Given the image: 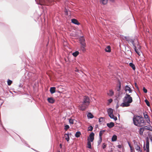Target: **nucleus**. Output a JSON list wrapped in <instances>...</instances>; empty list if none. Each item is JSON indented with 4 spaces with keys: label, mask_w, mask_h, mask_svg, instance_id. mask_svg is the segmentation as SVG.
Returning <instances> with one entry per match:
<instances>
[{
    "label": "nucleus",
    "mask_w": 152,
    "mask_h": 152,
    "mask_svg": "<svg viewBox=\"0 0 152 152\" xmlns=\"http://www.w3.org/2000/svg\"><path fill=\"white\" fill-rule=\"evenodd\" d=\"M64 11L65 13V15H70L71 14L70 13V11L69 10L67 9L66 7H65Z\"/></svg>",
    "instance_id": "nucleus-10"
},
{
    "label": "nucleus",
    "mask_w": 152,
    "mask_h": 152,
    "mask_svg": "<svg viewBox=\"0 0 152 152\" xmlns=\"http://www.w3.org/2000/svg\"><path fill=\"white\" fill-rule=\"evenodd\" d=\"M123 102L120 105L121 106L123 107H128L130 106V104L132 103V101L131 100H129L127 102H125L124 101H123Z\"/></svg>",
    "instance_id": "nucleus-5"
},
{
    "label": "nucleus",
    "mask_w": 152,
    "mask_h": 152,
    "mask_svg": "<svg viewBox=\"0 0 152 152\" xmlns=\"http://www.w3.org/2000/svg\"><path fill=\"white\" fill-rule=\"evenodd\" d=\"M100 1L103 4L105 5L107 3L108 0H100Z\"/></svg>",
    "instance_id": "nucleus-24"
},
{
    "label": "nucleus",
    "mask_w": 152,
    "mask_h": 152,
    "mask_svg": "<svg viewBox=\"0 0 152 152\" xmlns=\"http://www.w3.org/2000/svg\"><path fill=\"white\" fill-rule=\"evenodd\" d=\"M50 91L51 94L55 93L56 92V88L54 87H51L50 89Z\"/></svg>",
    "instance_id": "nucleus-16"
},
{
    "label": "nucleus",
    "mask_w": 152,
    "mask_h": 152,
    "mask_svg": "<svg viewBox=\"0 0 152 152\" xmlns=\"http://www.w3.org/2000/svg\"><path fill=\"white\" fill-rule=\"evenodd\" d=\"M135 84V86L138 89H139V88H138V86H137V84L136 83H134Z\"/></svg>",
    "instance_id": "nucleus-48"
},
{
    "label": "nucleus",
    "mask_w": 152,
    "mask_h": 152,
    "mask_svg": "<svg viewBox=\"0 0 152 152\" xmlns=\"http://www.w3.org/2000/svg\"><path fill=\"white\" fill-rule=\"evenodd\" d=\"M79 52L78 51H76L72 53V55L75 57H76L79 54Z\"/></svg>",
    "instance_id": "nucleus-31"
},
{
    "label": "nucleus",
    "mask_w": 152,
    "mask_h": 152,
    "mask_svg": "<svg viewBox=\"0 0 152 152\" xmlns=\"http://www.w3.org/2000/svg\"><path fill=\"white\" fill-rule=\"evenodd\" d=\"M118 147L119 148H121V145H118Z\"/></svg>",
    "instance_id": "nucleus-52"
},
{
    "label": "nucleus",
    "mask_w": 152,
    "mask_h": 152,
    "mask_svg": "<svg viewBox=\"0 0 152 152\" xmlns=\"http://www.w3.org/2000/svg\"><path fill=\"white\" fill-rule=\"evenodd\" d=\"M59 146L60 147V148H62V144L61 143L59 145Z\"/></svg>",
    "instance_id": "nucleus-54"
},
{
    "label": "nucleus",
    "mask_w": 152,
    "mask_h": 152,
    "mask_svg": "<svg viewBox=\"0 0 152 152\" xmlns=\"http://www.w3.org/2000/svg\"><path fill=\"white\" fill-rule=\"evenodd\" d=\"M143 90L145 93H146L147 92V90L144 87H143Z\"/></svg>",
    "instance_id": "nucleus-44"
},
{
    "label": "nucleus",
    "mask_w": 152,
    "mask_h": 152,
    "mask_svg": "<svg viewBox=\"0 0 152 152\" xmlns=\"http://www.w3.org/2000/svg\"><path fill=\"white\" fill-rule=\"evenodd\" d=\"M75 72H79V70H78V69H76L75 70Z\"/></svg>",
    "instance_id": "nucleus-55"
},
{
    "label": "nucleus",
    "mask_w": 152,
    "mask_h": 152,
    "mask_svg": "<svg viewBox=\"0 0 152 152\" xmlns=\"http://www.w3.org/2000/svg\"><path fill=\"white\" fill-rule=\"evenodd\" d=\"M105 51L106 52H110L111 51L110 46L109 45L107 46L105 49Z\"/></svg>",
    "instance_id": "nucleus-21"
},
{
    "label": "nucleus",
    "mask_w": 152,
    "mask_h": 152,
    "mask_svg": "<svg viewBox=\"0 0 152 152\" xmlns=\"http://www.w3.org/2000/svg\"><path fill=\"white\" fill-rule=\"evenodd\" d=\"M93 127L91 126H90L88 128V131H92L93 129Z\"/></svg>",
    "instance_id": "nucleus-34"
},
{
    "label": "nucleus",
    "mask_w": 152,
    "mask_h": 152,
    "mask_svg": "<svg viewBox=\"0 0 152 152\" xmlns=\"http://www.w3.org/2000/svg\"><path fill=\"white\" fill-rule=\"evenodd\" d=\"M105 130H102L100 131L99 132V137H102L103 133L104 132H105Z\"/></svg>",
    "instance_id": "nucleus-33"
},
{
    "label": "nucleus",
    "mask_w": 152,
    "mask_h": 152,
    "mask_svg": "<svg viewBox=\"0 0 152 152\" xmlns=\"http://www.w3.org/2000/svg\"><path fill=\"white\" fill-rule=\"evenodd\" d=\"M125 39L127 41L128 43H131L133 46H134L135 44L134 42L136 41V39H132L129 36H125L124 37Z\"/></svg>",
    "instance_id": "nucleus-4"
},
{
    "label": "nucleus",
    "mask_w": 152,
    "mask_h": 152,
    "mask_svg": "<svg viewBox=\"0 0 152 152\" xmlns=\"http://www.w3.org/2000/svg\"><path fill=\"white\" fill-rule=\"evenodd\" d=\"M69 128V126L68 125H66L65 126L64 129L66 131Z\"/></svg>",
    "instance_id": "nucleus-40"
},
{
    "label": "nucleus",
    "mask_w": 152,
    "mask_h": 152,
    "mask_svg": "<svg viewBox=\"0 0 152 152\" xmlns=\"http://www.w3.org/2000/svg\"><path fill=\"white\" fill-rule=\"evenodd\" d=\"M81 134V132L80 131H78L76 133L75 136L76 137L78 138L80 137Z\"/></svg>",
    "instance_id": "nucleus-27"
},
{
    "label": "nucleus",
    "mask_w": 152,
    "mask_h": 152,
    "mask_svg": "<svg viewBox=\"0 0 152 152\" xmlns=\"http://www.w3.org/2000/svg\"><path fill=\"white\" fill-rule=\"evenodd\" d=\"M107 112L109 116L113 114V110L111 108H109L107 109Z\"/></svg>",
    "instance_id": "nucleus-12"
},
{
    "label": "nucleus",
    "mask_w": 152,
    "mask_h": 152,
    "mask_svg": "<svg viewBox=\"0 0 152 152\" xmlns=\"http://www.w3.org/2000/svg\"><path fill=\"white\" fill-rule=\"evenodd\" d=\"M144 117L145 119H147V121H150L148 115V113L146 112H144L143 113Z\"/></svg>",
    "instance_id": "nucleus-15"
},
{
    "label": "nucleus",
    "mask_w": 152,
    "mask_h": 152,
    "mask_svg": "<svg viewBox=\"0 0 152 152\" xmlns=\"http://www.w3.org/2000/svg\"><path fill=\"white\" fill-rule=\"evenodd\" d=\"M23 86V85L22 83H20L19 86V87L22 88Z\"/></svg>",
    "instance_id": "nucleus-50"
},
{
    "label": "nucleus",
    "mask_w": 152,
    "mask_h": 152,
    "mask_svg": "<svg viewBox=\"0 0 152 152\" xmlns=\"http://www.w3.org/2000/svg\"><path fill=\"white\" fill-rule=\"evenodd\" d=\"M12 81L9 79L7 81V84L9 86H10L12 83Z\"/></svg>",
    "instance_id": "nucleus-39"
},
{
    "label": "nucleus",
    "mask_w": 152,
    "mask_h": 152,
    "mask_svg": "<svg viewBox=\"0 0 152 152\" xmlns=\"http://www.w3.org/2000/svg\"><path fill=\"white\" fill-rule=\"evenodd\" d=\"M25 79L29 80H35L37 77H36V75L35 74L31 72H26L25 74Z\"/></svg>",
    "instance_id": "nucleus-3"
},
{
    "label": "nucleus",
    "mask_w": 152,
    "mask_h": 152,
    "mask_svg": "<svg viewBox=\"0 0 152 152\" xmlns=\"http://www.w3.org/2000/svg\"><path fill=\"white\" fill-rule=\"evenodd\" d=\"M57 92L58 93H60V91H57Z\"/></svg>",
    "instance_id": "nucleus-57"
},
{
    "label": "nucleus",
    "mask_w": 152,
    "mask_h": 152,
    "mask_svg": "<svg viewBox=\"0 0 152 152\" xmlns=\"http://www.w3.org/2000/svg\"><path fill=\"white\" fill-rule=\"evenodd\" d=\"M129 65L131 67H132V68L134 70H135L136 68L135 66L132 63H129Z\"/></svg>",
    "instance_id": "nucleus-20"
},
{
    "label": "nucleus",
    "mask_w": 152,
    "mask_h": 152,
    "mask_svg": "<svg viewBox=\"0 0 152 152\" xmlns=\"http://www.w3.org/2000/svg\"><path fill=\"white\" fill-rule=\"evenodd\" d=\"M58 152H61V151H58Z\"/></svg>",
    "instance_id": "nucleus-58"
},
{
    "label": "nucleus",
    "mask_w": 152,
    "mask_h": 152,
    "mask_svg": "<svg viewBox=\"0 0 152 152\" xmlns=\"http://www.w3.org/2000/svg\"><path fill=\"white\" fill-rule=\"evenodd\" d=\"M117 87H118V88H117V91H120L121 90V83L120 82L119 83V85H117Z\"/></svg>",
    "instance_id": "nucleus-28"
},
{
    "label": "nucleus",
    "mask_w": 152,
    "mask_h": 152,
    "mask_svg": "<svg viewBox=\"0 0 152 152\" xmlns=\"http://www.w3.org/2000/svg\"><path fill=\"white\" fill-rule=\"evenodd\" d=\"M102 141V137H99V140L98 141V145H99L101 143Z\"/></svg>",
    "instance_id": "nucleus-36"
},
{
    "label": "nucleus",
    "mask_w": 152,
    "mask_h": 152,
    "mask_svg": "<svg viewBox=\"0 0 152 152\" xmlns=\"http://www.w3.org/2000/svg\"><path fill=\"white\" fill-rule=\"evenodd\" d=\"M117 139V136L115 134L113 135L112 138L111 140L113 142L115 141Z\"/></svg>",
    "instance_id": "nucleus-23"
},
{
    "label": "nucleus",
    "mask_w": 152,
    "mask_h": 152,
    "mask_svg": "<svg viewBox=\"0 0 152 152\" xmlns=\"http://www.w3.org/2000/svg\"><path fill=\"white\" fill-rule=\"evenodd\" d=\"M87 116L88 118H92L94 117L93 115L91 113H88Z\"/></svg>",
    "instance_id": "nucleus-26"
},
{
    "label": "nucleus",
    "mask_w": 152,
    "mask_h": 152,
    "mask_svg": "<svg viewBox=\"0 0 152 152\" xmlns=\"http://www.w3.org/2000/svg\"><path fill=\"white\" fill-rule=\"evenodd\" d=\"M129 100H131L132 102L133 101L132 98L130 96V95L128 94H126L125 96L123 99V101H124L125 102H127Z\"/></svg>",
    "instance_id": "nucleus-6"
},
{
    "label": "nucleus",
    "mask_w": 152,
    "mask_h": 152,
    "mask_svg": "<svg viewBox=\"0 0 152 152\" xmlns=\"http://www.w3.org/2000/svg\"><path fill=\"white\" fill-rule=\"evenodd\" d=\"M143 148H144V150H145L146 149L145 147V144L144 145Z\"/></svg>",
    "instance_id": "nucleus-56"
},
{
    "label": "nucleus",
    "mask_w": 152,
    "mask_h": 152,
    "mask_svg": "<svg viewBox=\"0 0 152 152\" xmlns=\"http://www.w3.org/2000/svg\"><path fill=\"white\" fill-rule=\"evenodd\" d=\"M80 43L82 42H85V39L83 37H81V38H80Z\"/></svg>",
    "instance_id": "nucleus-35"
},
{
    "label": "nucleus",
    "mask_w": 152,
    "mask_h": 152,
    "mask_svg": "<svg viewBox=\"0 0 152 152\" xmlns=\"http://www.w3.org/2000/svg\"><path fill=\"white\" fill-rule=\"evenodd\" d=\"M114 94L113 91L112 90H109V92L108 93V94L110 96H112L114 95Z\"/></svg>",
    "instance_id": "nucleus-29"
},
{
    "label": "nucleus",
    "mask_w": 152,
    "mask_h": 152,
    "mask_svg": "<svg viewBox=\"0 0 152 152\" xmlns=\"http://www.w3.org/2000/svg\"><path fill=\"white\" fill-rule=\"evenodd\" d=\"M135 149L139 152H142V151L141 150L140 146L138 145H135Z\"/></svg>",
    "instance_id": "nucleus-11"
},
{
    "label": "nucleus",
    "mask_w": 152,
    "mask_h": 152,
    "mask_svg": "<svg viewBox=\"0 0 152 152\" xmlns=\"http://www.w3.org/2000/svg\"><path fill=\"white\" fill-rule=\"evenodd\" d=\"M144 131V130L143 129H142V128L141 127L140 128L139 132L140 134L141 135H142Z\"/></svg>",
    "instance_id": "nucleus-30"
},
{
    "label": "nucleus",
    "mask_w": 152,
    "mask_h": 152,
    "mask_svg": "<svg viewBox=\"0 0 152 152\" xmlns=\"http://www.w3.org/2000/svg\"><path fill=\"white\" fill-rule=\"evenodd\" d=\"M118 102L117 103V105H116V108H118V107H119V105H118Z\"/></svg>",
    "instance_id": "nucleus-53"
},
{
    "label": "nucleus",
    "mask_w": 152,
    "mask_h": 152,
    "mask_svg": "<svg viewBox=\"0 0 152 152\" xmlns=\"http://www.w3.org/2000/svg\"><path fill=\"white\" fill-rule=\"evenodd\" d=\"M146 152H149V140L148 137H146Z\"/></svg>",
    "instance_id": "nucleus-7"
},
{
    "label": "nucleus",
    "mask_w": 152,
    "mask_h": 152,
    "mask_svg": "<svg viewBox=\"0 0 152 152\" xmlns=\"http://www.w3.org/2000/svg\"><path fill=\"white\" fill-rule=\"evenodd\" d=\"M107 126L109 128H110L113 127L114 126V124L113 122H111L110 123H107Z\"/></svg>",
    "instance_id": "nucleus-13"
},
{
    "label": "nucleus",
    "mask_w": 152,
    "mask_h": 152,
    "mask_svg": "<svg viewBox=\"0 0 152 152\" xmlns=\"http://www.w3.org/2000/svg\"><path fill=\"white\" fill-rule=\"evenodd\" d=\"M142 128L143 129L144 131L146 130H151V129L152 128L151 126H144Z\"/></svg>",
    "instance_id": "nucleus-17"
},
{
    "label": "nucleus",
    "mask_w": 152,
    "mask_h": 152,
    "mask_svg": "<svg viewBox=\"0 0 152 152\" xmlns=\"http://www.w3.org/2000/svg\"><path fill=\"white\" fill-rule=\"evenodd\" d=\"M128 145H129L130 148L131 150H132V147L131 146L130 143L129 142H128Z\"/></svg>",
    "instance_id": "nucleus-46"
},
{
    "label": "nucleus",
    "mask_w": 152,
    "mask_h": 152,
    "mask_svg": "<svg viewBox=\"0 0 152 152\" xmlns=\"http://www.w3.org/2000/svg\"><path fill=\"white\" fill-rule=\"evenodd\" d=\"M64 136L66 137L65 139L66 140L67 142H68L69 140V134L68 133L65 134H64Z\"/></svg>",
    "instance_id": "nucleus-25"
},
{
    "label": "nucleus",
    "mask_w": 152,
    "mask_h": 152,
    "mask_svg": "<svg viewBox=\"0 0 152 152\" xmlns=\"http://www.w3.org/2000/svg\"><path fill=\"white\" fill-rule=\"evenodd\" d=\"M90 100L88 96H83L82 104L80 106L81 110H84L88 107L90 103Z\"/></svg>",
    "instance_id": "nucleus-2"
},
{
    "label": "nucleus",
    "mask_w": 152,
    "mask_h": 152,
    "mask_svg": "<svg viewBox=\"0 0 152 152\" xmlns=\"http://www.w3.org/2000/svg\"><path fill=\"white\" fill-rule=\"evenodd\" d=\"M109 116L111 118L114 119V120L115 121H116V120H117V117L116 116H114L113 114H111Z\"/></svg>",
    "instance_id": "nucleus-22"
},
{
    "label": "nucleus",
    "mask_w": 152,
    "mask_h": 152,
    "mask_svg": "<svg viewBox=\"0 0 152 152\" xmlns=\"http://www.w3.org/2000/svg\"><path fill=\"white\" fill-rule=\"evenodd\" d=\"M125 91H129V93H131L132 92V90L131 88L128 85H126L125 86Z\"/></svg>",
    "instance_id": "nucleus-14"
},
{
    "label": "nucleus",
    "mask_w": 152,
    "mask_h": 152,
    "mask_svg": "<svg viewBox=\"0 0 152 152\" xmlns=\"http://www.w3.org/2000/svg\"><path fill=\"white\" fill-rule=\"evenodd\" d=\"M69 123L70 124H73V120L71 119H69Z\"/></svg>",
    "instance_id": "nucleus-43"
},
{
    "label": "nucleus",
    "mask_w": 152,
    "mask_h": 152,
    "mask_svg": "<svg viewBox=\"0 0 152 152\" xmlns=\"http://www.w3.org/2000/svg\"><path fill=\"white\" fill-rule=\"evenodd\" d=\"M108 102L109 103H111L113 101V100L111 99H110L108 100Z\"/></svg>",
    "instance_id": "nucleus-47"
},
{
    "label": "nucleus",
    "mask_w": 152,
    "mask_h": 152,
    "mask_svg": "<svg viewBox=\"0 0 152 152\" xmlns=\"http://www.w3.org/2000/svg\"><path fill=\"white\" fill-rule=\"evenodd\" d=\"M145 101L147 105L148 106H149L150 104L149 102L147 99H145Z\"/></svg>",
    "instance_id": "nucleus-38"
},
{
    "label": "nucleus",
    "mask_w": 152,
    "mask_h": 152,
    "mask_svg": "<svg viewBox=\"0 0 152 152\" xmlns=\"http://www.w3.org/2000/svg\"><path fill=\"white\" fill-rule=\"evenodd\" d=\"M94 134L93 132H92L89 134V137L90 142H92L94 140Z\"/></svg>",
    "instance_id": "nucleus-8"
},
{
    "label": "nucleus",
    "mask_w": 152,
    "mask_h": 152,
    "mask_svg": "<svg viewBox=\"0 0 152 152\" xmlns=\"http://www.w3.org/2000/svg\"><path fill=\"white\" fill-rule=\"evenodd\" d=\"M134 47V50L139 55H140V52L138 50L136 46V44L134 45V46H133Z\"/></svg>",
    "instance_id": "nucleus-18"
},
{
    "label": "nucleus",
    "mask_w": 152,
    "mask_h": 152,
    "mask_svg": "<svg viewBox=\"0 0 152 152\" xmlns=\"http://www.w3.org/2000/svg\"><path fill=\"white\" fill-rule=\"evenodd\" d=\"M48 102L50 103H53L55 102V100L52 97L48 98Z\"/></svg>",
    "instance_id": "nucleus-19"
},
{
    "label": "nucleus",
    "mask_w": 152,
    "mask_h": 152,
    "mask_svg": "<svg viewBox=\"0 0 152 152\" xmlns=\"http://www.w3.org/2000/svg\"><path fill=\"white\" fill-rule=\"evenodd\" d=\"M103 118L102 117H100L99 120V122L100 123H101L103 121L102 120H103Z\"/></svg>",
    "instance_id": "nucleus-45"
},
{
    "label": "nucleus",
    "mask_w": 152,
    "mask_h": 152,
    "mask_svg": "<svg viewBox=\"0 0 152 152\" xmlns=\"http://www.w3.org/2000/svg\"><path fill=\"white\" fill-rule=\"evenodd\" d=\"M91 142L90 141H88L87 142V148H91Z\"/></svg>",
    "instance_id": "nucleus-32"
},
{
    "label": "nucleus",
    "mask_w": 152,
    "mask_h": 152,
    "mask_svg": "<svg viewBox=\"0 0 152 152\" xmlns=\"http://www.w3.org/2000/svg\"><path fill=\"white\" fill-rule=\"evenodd\" d=\"M106 146L107 145L105 143H103L102 145V147L103 149H104L106 148Z\"/></svg>",
    "instance_id": "nucleus-41"
},
{
    "label": "nucleus",
    "mask_w": 152,
    "mask_h": 152,
    "mask_svg": "<svg viewBox=\"0 0 152 152\" xmlns=\"http://www.w3.org/2000/svg\"><path fill=\"white\" fill-rule=\"evenodd\" d=\"M72 22L77 25H79L80 24V23L78 22L77 20L73 18L71 19Z\"/></svg>",
    "instance_id": "nucleus-9"
},
{
    "label": "nucleus",
    "mask_w": 152,
    "mask_h": 152,
    "mask_svg": "<svg viewBox=\"0 0 152 152\" xmlns=\"http://www.w3.org/2000/svg\"><path fill=\"white\" fill-rule=\"evenodd\" d=\"M133 121L134 124L138 126H142L145 125V121L142 116L139 115L134 116Z\"/></svg>",
    "instance_id": "nucleus-1"
},
{
    "label": "nucleus",
    "mask_w": 152,
    "mask_h": 152,
    "mask_svg": "<svg viewBox=\"0 0 152 152\" xmlns=\"http://www.w3.org/2000/svg\"><path fill=\"white\" fill-rule=\"evenodd\" d=\"M80 44H81V46H86V44L85 42H82L80 43Z\"/></svg>",
    "instance_id": "nucleus-42"
},
{
    "label": "nucleus",
    "mask_w": 152,
    "mask_h": 152,
    "mask_svg": "<svg viewBox=\"0 0 152 152\" xmlns=\"http://www.w3.org/2000/svg\"><path fill=\"white\" fill-rule=\"evenodd\" d=\"M109 1L112 3H114L115 2V0H109Z\"/></svg>",
    "instance_id": "nucleus-49"
},
{
    "label": "nucleus",
    "mask_w": 152,
    "mask_h": 152,
    "mask_svg": "<svg viewBox=\"0 0 152 152\" xmlns=\"http://www.w3.org/2000/svg\"><path fill=\"white\" fill-rule=\"evenodd\" d=\"M37 4H40V5H43V4L42 3H41L40 1L39 3H38Z\"/></svg>",
    "instance_id": "nucleus-51"
},
{
    "label": "nucleus",
    "mask_w": 152,
    "mask_h": 152,
    "mask_svg": "<svg viewBox=\"0 0 152 152\" xmlns=\"http://www.w3.org/2000/svg\"><path fill=\"white\" fill-rule=\"evenodd\" d=\"M86 46H81V49L83 52H84L86 50Z\"/></svg>",
    "instance_id": "nucleus-37"
}]
</instances>
